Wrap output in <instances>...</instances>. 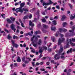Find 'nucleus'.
<instances>
[{
    "instance_id": "obj_27",
    "label": "nucleus",
    "mask_w": 75,
    "mask_h": 75,
    "mask_svg": "<svg viewBox=\"0 0 75 75\" xmlns=\"http://www.w3.org/2000/svg\"><path fill=\"white\" fill-rule=\"evenodd\" d=\"M70 44L72 45V46H75V43H73L72 42L69 41Z\"/></svg>"
},
{
    "instance_id": "obj_48",
    "label": "nucleus",
    "mask_w": 75,
    "mask_h": 75,
    "mask_svg": "<svg viewBox=\"0 0 75 75\" xmlns=\"http://www.w3.org/2000/svg\"><path fill=\"white\" fill-rule=\"evenodd\" d=\"M26 59H28L30 61H31V59L30 58H26Z\"/></svg>"
},
{
    "instance_id": "obj_9",
    "label": "nucleus",
    "mask_w": 75,
    "mask_h": 75,
    "mask_svg": "<svg viewBox=\"0 0 75 75\" xmlns=\"http://www.w3.org/2000/svg\"><path fill=\"white\" fill-rule=\"evenodd\" d=\"M59 34H60V36L61 37H63L64 35H62V34H59V31H57L56 33L55 34V36L56 37H57L58 36Z\"/></svg>"
},
{
    "instance_id": "obj_50",
    "label": "nucleus",
    "mask_w": 75,
    "mask_h": 75,
    "mask_svg": "<svg viewBox=\"0 0 75 75\" xmlns=\"http://www.w3.org/2000/svg\"><path fill=\"white\" fill-rule=\"evenodd\" d=\"M18 4H19V3L17 2L15 4V6H17V5H18Z\"/></svg>"
},
{
    "instance_id": "obj_45",
    "label": "nucleus",
    "mask_w": 75,
    "mask_h": 75,
    "mask_svg": "<svg viewBox=\"0 0 75 75\" xmlns=\"http://www.w3.org/2000/svg\"><path fill=\"white\" fill-rule=\"evenodd\" d=\"M41 13L43 15H45V12H42Z\"/></svg>"
},
{
    "instance_id": "obj_55",
    "label": "nucleus",
    "mask_w": 75,
    "mask_h": 75,
    "mask_svg": "<svg viewBox=\"0 0 75 75\" xmlns=\"http://www.w3.org/2000/svg\"><path fill=\"white\" fill-rule=\"evenodd\" d=\"M34 63H35V62H32V64L33 65V67H34V65H35V64H34Z\"/></svg>"
},
{
    "instance_id": "obj_4",
    "label": "nucleus",
    "mask_w": 75,
    "mask_h": 75,
    "mask_svg": "<svg viewBox=\"0 0 75 75\" xmlns=\"http://www.w3.org/2000/svg\"><path fill=\"white\" fill-rule=\"evenodd\" d=\"M69 41L71 42L72 41L73 42H75V38H72L69 40L68 39H67V45L64 47V49H66V48H69Z\"/></svg>"
},
{
    "instance_id": "obj_64",
    "label": "nucleus",
    "mask_w": 75,
    "mask_h": 75,
    "mask_svg": "<svg viewBox=\"0 0 75 75\" xmlns=\"http://www.w3.org/2000/svg\"><path fill=\"white\" fill-rule=\"evenodd\" d=\"M23 67H25V64H23Z\"/></svg>"
},
{
    "instance_id": "obj_36",
    "label": "nucleus",
    "mask_w": 75,
    "mask_h": 75,
    "mask_svg": "<svg viewBox=\"0 0 75 75\" xmlns=\"http://www.w3.org/2000/svg\"><path fill=\"white\" fill-rule=\"evenodd\" d=\"M41 23H40V22H39V24L38 25V28H40L41 27Z\"/></svg>"
},
{
    "instance_id": "obj_32",
    "label": "nucleus",
    "mask_w": 75,
    "mask_h": 75,
    "mask_svg": "<svg viewBox=\"0 0 75 75\" xmlns=\"http://www.w3.org/2000/svg\"><path fill=\"white\" fill-rule=\"evenodd\" d=\"M52 3H53V2L49 0V3H48V5L51 4H52Z\"/></svg>"
},
{
    "instance_id": "obj_39",
    "label": "nucleus",
    "mask_w": 75,
    "mask_h": 75,
    "mask_svg": "<svg viewBox=\"0 0 75 75\" xmlns=\"http://www.w3.org/2000/svg\"><path fill=\"white\" fill-rule=\"evenodd\" d=\"M31 52H33V53H35V50L33 48L31 50Z\"/></svg>"
},
{
    "instance_id": "obj_5",
    "label": "nucleus",
    "mask_w": 75,
    "mask_h": 75,
    "mask_svg": "<svg viewBox=\"0 0 75 75\" xmlns=\"http://www.w3.org/2000/svg\"><path fill=\"white\" fill-rule=\"evenodd\" d=\"M38 20V19L36 18H35L34 19V21H33L32 22L31 21H29L30 25V26H31V27H33V26H34V23H33L34 21V22H37Z\"/></svg>"
},
{
    "instance_id": "obj_59",
    "label": "nucleus",
    "mask_w": 75,
    "mask_h": 75,
    "mask_svg": "<svg viewBox=\"0 0 75 75\" xmlns=\"http://www.w3.org/2000/svg\"><path fill=\"white\" fill-rule=\"evenodd\" d=\"M12 10L13 11H16V10L15 9V8H12Z\"/></svg>"
},
{
    "instance_id": "obj_34",
    "label": "nucleus",
    "mask_w": 75,
    "mask_h": 75,
    "mask_svg": "<svg viewBox=\"0 0 75 75\" xmlns=\"http://www.w3.org/2000/svg\"><path fill=\"white\" fill-rule=\"evenodd\" d=\"M51 45H52V43H49L47 45V47H51Z\"/></svg>"
},
{
    "instance_id": "obj_42",
    "label": "nucleus",
    "mask_w": 75,
    "mask_h": 75,
    "mask_svg": "<svg viewBox=\"0 0 75 75\" xmlns=\"http://www.w3.org/2000/svg\"><path fill=\"white\" fill-rule=\"evenodd\" d=\"M63 3V6L64 7L65 6V3H64V1H62Z\"/></svg>"
},
{
    "instance_id": "obj_40",
    "label": "nucleus",
    "mask_w": 75,
    "mask_h": 75,
    "mask_svg": "<svg viewBox=\"0 0 75 75\" xmlns=\"http://www.w3.org/2000/svg\"><path fill=\"white\" fill-rule=\"evenodd\" d=\"M58 18V16H55L54 18V19H56V20H57Z\"/></svg>"
},
{
    "instance_id": "obj_15",
    "label": "nucleus",
    "mask_w": 75,
    "mask_h": 75,
    "mask_svg": "<svg viewBox=\"0 0 75 75\" xmlns=\"http://www.w3.org/2000/svg\"><path fill=\"white\" fill-rule=\"evenodd\" d=\"M74 16H72V15H71L70 16L71 20H72L74 18H75V13L73 14Z\"/></svg>"
},
{
    "instance_id": "obj_60",
    "label": "nucleus",
    "mask_w": 75,
    "mask_h": 75,
    "mask_svg": "<svg viewBox=\"0 0 75 75\" xmlns=\"http://www.w3.org/2000/svg\"><path fill=\"white\" fill-rule=\"evenodd\" d=\"M21 25L23 27H24V24L22 23H21Z\"/></svg>"
},
{
    "instance_id": "obj_13",
    "label": "nucleus",
    "mask_w": 75,
    "mask_h": 75,
    "mask_svg": "<svg viewBox=\"0 0 75 75\" xmlns=\"http://www.w3.org/2000/svg\"><path fill=\"white\" fill-rule=\"evenodd\" d=\"M22 61L23 62H25V64H27V63H28L29 62V61H27V60H25V57H23L22 59Z\"/></svg>"
},
{
    "instance_id": "obj_24",
    "label": "nucleus",
    "mask_w": 75,
    "mask_h": 75,
    "mask_svg": "<svg viewBox=\"0 0 75 75\" xmlns=\"http://www.w3.org/2000/svg\"><path fill=\"white\" fill-rule=\"evenodd\" d=\"M39 49H40L39 51V52H40V53H41V52H42V51H43V50H42V48H41V49H40V47H39Z\"/></svg>"
},
{
    "instance_id": "obj_18",
    "label": "nucleus",
    "mask_w": 75,
    "mask_h": 75,
    "mask_svg": "<svg viewBox=\"0 0 75 75\" xmlns=\"http://www.w3.org/2000/svg\"><path fill=\"white\" fill-rule=\"evenodd\" d=\"M6 21H7V23H8V24H11V23H12L13 22L11 21L9 19H7Z\"/></svg>"
},
{
    "instance_id": "obj_8",
    "label": "nucleus",
    "mask_w": 75,
    "mask_h": 75,
    "mask_svg": "<svg viewBox=\"0 0 75 75\" xmlns=\"http://www.w3.org/2000/svg\"><path fill=\"white\" fill-rule=\"evenodd\" d=\"M59 31L60 33H65L67 31V29L65 28H59Z\"/></svg>"
},
{
    "instance_id": "obj_43",
    "label": "nucleus",
    "mask_w": 75,
    "mask_h": 75,
    "mask_svg": "<svg viewBox=\"0 0 75 75\" xmlns=\"http://www.w3.org/2000/svg\"><path fill=\"white\" fill-rule=\"evenodd\" d=\"M29 18H30V19H31V18H32V15H31V14H30V16H29Z\"/></svg>"
},
{
    "instance_id": "obj_35",
    "label": "nucleus",
    "mask_w": 75,
    "mask_h": 75,
    "mask_svg": "<svg viewBox=\"0 0 75 75\" xmlns=\"http://www.w3.org/2000/svg\"><path fill=\"white\" fill-rule=\"evenodd\" d=\"M43 6H48V3H43Z\"/></svg>"
},
{
    "instance_id": "obj_52",
    "label": "nucleus",
    "mask_w": 75,
    "mask_h": 75,
    "mask_svg": "<svg viewBox=\"0 0 75 75\" xmlns=\"http://www.w3.org/2000/svg\"><path fill=\"white\" fill-rule=\"evenodd\" d=\"M40 70L42 71H45V69H40Z\"/></svg>"
},
{
    "instance_id": "obj_57",
    "label": "nucleus",
    "mask_w": 75,
    "mask_h": 75,
    "mask_svg": "<svg viewBox=\"0 0 75 75\" xmlns=\"http://www.w3.org/2000/svg\"><path fill=\"white\" fill-rule=\"evenodd\" d=\"M40 64V63H39L38 62H37L36 63V65L38 66V65H39Z\"/></svg>"
},
{
    "instance_id": "obj_38",
    "label": "nucleus",
    "mask_w": 75,
    "mask_h": 75,
    "mask_svg": "<svg viewBox=\"0 0 75 75\" xmlns=\"http://www.w3.org/2000/svg\"><path fill=\"white\" fill-rule=\"evenodd\" d=\"M14 65L15 67H17V63H14Z\"/></svg>"
},
{
    "instance_id": "obj_28",
    "label": "nucleus",
    "mask_w": 75,
    "mask_h": 75,
    "mask_svg": "<svg viewBox=\"0 0 75 75\" xmlns=\"http://www.w3.org/2000/svg\"><path fill=\"white\" fill-rule=\"evenodd\" d=\"M17 62H21V59H20V57H18V59H17Z\"/></svg>"
},
{
    "instance_id": "obj_54",
    "label": "nucleus",
    "mask_w": 75,
    "mask_h": 75,
    "mask_svg": "<svg viewBox=\"0 0 75 75\" xmlns=\"http://www.w3.org/2000/svg\"><path fill=\"white\" fill-rule=\"evenodd\" d=\"M46 58H47L46 57H43V58L42 59V61H43L45 59H46Z\"/></svg>"
},
{
    "instance_id": "obj_58",
    "label": "nucleus",
    "mask_w": 75,
    "mask_h": 75,
    "mask_svg": "<svg viewBox=\"0 0 75 75\" xmlns=\"http://www.w3.org/2000/svg\"><path fill=\"white\" fill-rule=\"evenodd\" d=\"M48 51L49 52H51L52 51V49H49Z\"/></svg>"
},
{
    "instance_id": "obj_31",
    "label": "nucleus",
    "mask_w": 75,
    "mask_h": 75,
    "mask_svg": "<svg viewBox=\"0 0 75 75\" xmlns=\"http://www.w3.org/2000/svg\"><path fill=\"white\" fill-rule=\"evenodd\" d=\"M10 19H11L12 21H14V20H15V18H12V17H10Z\"/></svg>"
},
{
    "instance_id": "obj_7",
    "label": "nucleus",
    "mask_w": 75,
    "mask_h": 75,
    "mask_svg": "<svg viewBox=\"0 0 75 75\" xmlns=\"http://www.w3.org/2000/svg\"><path fill=\"white\" fill-rule=\"evenodd\" d=\"M72 51L74 52L75 51V49H73L72 48H71L69 49L67 51V53L68 54L69 53L71 54V53H72Z\"/></svg>"
},
{
    "instance_id": "obj_41",
    "label": "nucleus",
    "mask_w": 75,
    "mask_h": 75,
    "mask_svg": "<svg viewBox=\"0 0 75 75\" xmlns=\"http://www.w3.org/2000/svg\"><path fill=\"white\" fill-rule=\"evenodd\" d=\"M16 10H21V7H20L19 8H17L16 9Z\"/></svg>"
},
{
    "instance_id": "obj_1",
    "label": "nucleus",
    "mask_w": 75,
    "mask_h": 75,
    "mask_svg": "<svg viewBox=\"0 0 75 75\" xmlns=\"http://www.w3.org/2000/svg\"><path fill=\"white\" fill-rule=\"evenodd\" d=\"M65 41V38H60L59 39L58 41V45L60 46V48L59 50V51L58 50H56V52H58L59 54H56L54 57V59H59V55H60V54L59 53L62 52L64 50L63 49V47L62 46V45H61V43L62 42H64Z\"/></svg>"
},
{
    "instance_id": "obj_26",
    "label": "nucleus",
    "mask_w": 75,
    "mask_h": 75,
    "mask_svg": "<svg viewBox=\"0 0 75 75\" xmlns=\"http://www.w3.org/2000/svg\"><path fill=\"white\" fill-rule=\"evenodd\" d=\"M11 38H12V37L10 35H8L7 38L8 40H10V39H11Z\"/></svg>"
},
{
    "instance_id": "obj_6",
    "label": "nucleus",
    "mask_w": 75,
    "mask_h": 75,
    "mask_svg": "<svg viewBox=\"0 0 75 75\" xmlns=\"http://www.w3.org/2000/svg\"><path fill=\"white\" fill-rule=\"evenodd\" d=\"M43 28H41V30L43 31V33H45V29H47L48 28V26L45 24L42 25Z\"/></svg>"
},
{
    "instance_id": "obj_61",
    "label": "nucleus",
    "mask_w": 75,
    "mask_h": 75,
    "mask_svg": "<svg viewBox=\"0 0 75 75\" xmlns=\"http://www.w3.org/2000/svg\"><path fill=\"white\" fill-rule=\"evenodd\" d=\"M11 67L12 68H13V67H14V66L13 65V64H11L10 65Z\"/></svg>"
},
{
    "instance_id": "obj_49",
    "label": "nucleus",
    "mask_w": 75,
    "mask_h": 75,
    "mask_svg": "<svg viewBox=\"0 0 75 75\" xmlns=\"http://www.w3.org/2000/svg\"><path fill=\"white\" fill-rule=\"evenodd\" d=\"M51 62L52 63H53V64H56V63H54V60H52L51 61Z\"/></svg>"
},
{
    "instance_id": "obj_20",
    "label": "nucleus",
    "mask_w": 75,
    "mask_h": 75,
    "mask_svg": "<svg viewBox=\"0 0 75 75\" xmlns=\"http://www.w3.org/2000/svg\"><path fill=\"white\" fill-rule=\"evenodd\" d=\"M28 35H30V36H32V35H31V33H26L24 34L25 36H28Z\"/></svg>"
},
{
    "instance_id": "obj_11",
    "label": "nucleus",
    "mask_w": 75,
    "mask_h": 75,
    "mask_svg": "<svg viewBox=\"0 0 75 75\" xmlns=\"http://www.w3.org/2000/svg\"><path fill=\"white\" fill-rule=\"evenodd\" d=\"M15 26V25H14L13 24H11V29L13 30L14 32H16L15 30H16V29L14 28V27Z\"/></svg>"
},
{
    "instance_id": "obj_37",
    "label": "nucleus",
    "mask_w": 75,
    "mask_h": 75,
    "mask_svg": "<svg viewBox=\"0 0 75 75\" xmlns=\"http://www.w3.org/2000/svg\"><path fill=\"white\" fill-rule=\"evenodd\" d=\"M27 18H28V16H24L23 18V19L24 20H25V19H27Z\"/></svg>"
},
{
    "instance_id": "obj_51",
    "label": "nucleus",
    "mask_w": 75,
    "mask_h": 75,
    "mask_svg": "<svg viewBox=\"0 0 75 75\" xmlns=\"http://www.w3.org/2000/svg\"><path fill=\"white\" fill-rule=\"evenodd\" d=\"M70 23L71 25H72L74 24V23H73V22H72V21H71Z\"/></svg>"
},
{
    "instance_id": "obj_12",
    "label": "nucleus",
    "mask_w": 75,
    "mask_h": 75,
    "mask_svg": "<svg viewBox=\"0 0 75 75\" xmlns=\"http://www.w3.org/2000/svg\"><path fill=\"white\" fill-rule=\"evenodd\" d=\"M23 11H28L27 9L25 8H23L22 9H21V10L20 11V12L21 13H22L23 12Z\"/></svg>"
},
{
    "instance_id": "obj_21",
    "label": "nucleus",
    "mask_w": 75,
    "mask_h": 75,
    "mask_svg": "<svg viewBox=\"0 0 75 75\" xmlns=\"http://www.w3.org/2000/svg\"><path fill=\"white\" fill-rule=\"evenodd\" d=\"M42 48V50H47V47H45V46H43Z\"/></svg>"
},
{
    "instance_id": "obj_3",
    "label": "nucleus",
    "mask_w": 75,
    "mask_h": 75,
    "mask_svg": "<svg viewBox=\"0 0 75 75\" xmlns=\"http://www.w3.org/2000/svg\"><path fill=\"white\" fill-rule=\"evenodd\" d=\"M74 29H75V27H74L72 28V30H69V32H70L71 33L70 34L67 33L65 34V36H66V37H67V36H69V37H71V36H74V35H75L74 32Z\"/></svg>"
},
{
    "instance_id": "obj_47",
    "label": "nucleus",
    "mask_w": 75,
    "mask_h": 75,
    "mask_svg": "<svg viewBox=\"0 0 75 75\" xmlns=\"http://www.w3.org/2000/svg\"><path fill=\"white\" fill-rule=\"evenodd\" d=\"M16 24H18V25H19L20 23H18V21H16Z\"/></svg>"
},
{
    "instance_id": "obj_33",
    "label": "nucleus",
    "mask_w": 75,
    "mask_h": 75,
    "mask_svg": "<svg viewBox=\"0 0 75 75\" xmlns=\"http://www.w3.org/2000/svg\"><path fill=\"white\" fill-rule=\"evenodd\" d=\"M13 39H15V38H16V39H18V37L16 36L15 35H13Z\"/></svg>"
},
{
    "instance_id": "obj_44",
    "label": "nucleus",
    "mask_w": 75,
    "mask_h": 75,
    "mask_svg": "<svg viewBox=\"0 0 75 75\" xmlns=\"http://www.w3.org/2000/svg\"><path fill=\"white\" fill-rule=\"evenodd\" d=\"M65 54H66L65 52H64L61 54V55H62V56H64V55H65Z\"/></svg>"
},
{
    "instance_id": "obj_56",
    "label": "nucleus",
    "mask_w": 75,
    "mask_h": 75,
    "mask_svg": "<svg viewBox=\"0 0 75 75\" xmlns=\"http://www.w3.org/2000/svg\"><path fill=\"white\" fill-rule=\"evenodd\" d=\"M16 54H14L12 56V58H14V57H16Z\"/></svg>"
},
{
    "instance_id": "obj_30",
    "label": "nucleus",
    "mask_w": 75,
    "mask_h": 75,
    "mask_svg": "<svg viewBox=\"0 0 75 75\" xmlns=\"http://www.w3.org/2000/svg\"><path fill=\"white\" fill-rule=\"evenodd\" d=\"M51 40L53 42H54L55 41V37H51Z\"/></svg>"
},
{
    "instance_id": "obj_19",
    "label": "nucleus",
    "mask_w": 75,
    "mask_h": 75,
    "mask_svg": "<svg viewBox=\"0 0 75 75\" xmlns=\"http://www.w3.org/2000/svg\"><path fill=\"white\" fill-rule=\"evenodd\" d=\"M65 18H66V17H65V16L64 15H63L62 16V18H61V20L62 21H64V20H65Z\"/></svg>"
},
{
    "instance_id": "obj_63",
    "label": "nucleus",
    "mask_w": 75,
    "mask_h": 75,
    "mask_svg": "<svg viewBox=\"0 0 75 75\" xmlns=\"http://www.w3.org/2000/svg\"><path fill=\"white\" fill-rule=\"evenodd\" d=\"M46 64L47 65H50V62H47L46 63Z\"/></svg>"
},
{
    "instance_id": "obj_62",
    "label": "nucleus",
    "mask_w": 75,
    "mask_h": 75,
    "mask_svg": "<svg viewBox=\"0 0 75 75\" xmlns=\"http://www.w3.org/2000/svg\"><path fill=\"white\" fill-rule=\"evenodd\" d=\"M13 75H17V73H16V72H15L13 73Z\"/></svg>"
},
{
    "instance_id": "obj_29",
    "label": "nucleus",
    "mask_w": 75,
    "mask_h": 75,
    "mask_svg": "<svg viewBox=\"0 0 75 75\" xmlns=\"http://www.w3.org/2000/svg\"><path fill=\"white\" fill-rule=\"evenodd\" d=\"M42 21L43 23H45L46 22V20H45V18H43V19L42 20Z\"/></svg>"
},
{
    "instance_id": "obj_16",
    "label": "nucleus",
    "mask_w": 75,
    "mask_h": 75,
    "mask_svg": "<svg viewBox=\"0 0 75 75\" xmlns=\"http://www.w3.org/2000/svg\"><path fill=\"white\" fill-rule=\"evenodd\" d=\"M42 44V40L41 39H39L38 42V44L39 45H41Z\"/></svg>"
},
{
    "instance_id": "obj_53",
    "label": "nucleus",
    "mask_w": 75,
    "mask_h": 75,
    "mask_svg": "<svg viewBox=\"0 0 75 75\" xmlns=\"http://www.w3.org/2000/svg\"><path fill=\"white\" fill-rule=\"evenodd\" d=\"M44 64V62H42L40 63V65H42Z\"/></svg>"
},
{
    "instance_id": "obj_10",
    "label": "nucleus",
    "mask_w": 75,
    "mask_h": 75,
    "mask_svg": "<svg viewBox=\"0 0 75 75\" xmlns=\"http://www.w3.org/2000/svg\"><path fill=\"white\" fill-rule=\"evenodd\" d=\"M11 41L12 43L13 47H16L17 48L18 47V45L17 44H14V41L13 40H11Z\"/></svg>"
},
{
    "instance_id": "obj_22",
    "label": "nucleus",
    "mask_w": 75,
    "mask_h": 75,
    "mask_svg": "<svg viewBox=\"0 0 75 75\" xmlns=\"http://www.w3.org/2000/svg\"><path fill=\"white\" fill-rule=\"evenodd\" d=\"M52 24L54 25H57V21H52Z\"/></svg>"
},
{
    "instance_id": "obj_25",
    "label": "nucleus",
    "mask_w": 75,
    "mask_h": 75,
    "mask_svg": "<svg viewBox=\"0 0 75 75\" xmlns=\"http://www.w3.org/2000/svg\"><path fill=\"white\" fill-rule=\"evenodd\" d=\"M41 34V32L40 31H38L35 32V34Z\"/></svg>"
},
{
    "instance_id": "obj_46",
    "label": "nucleus",
    "mask_w": 75,
    "mask_h": 75,
    "mask_svg": "<svg viewBox=\"0 0 75 75\" xmlns=\"http://www.w3.org/2000/svg\"><path fill=\"white\" fill-rule=\"evenodd\" d=\"M56 8H57V9H59V6L57 5L56 6Z\"/></svg>"
},
{
    "instance_id": "obj_2",
    "label": "nucleus",
    "mask_w": 75,
    "mask_h": 75,
    "mask_svg": "<svg viewBox=\"0 0 75 75\" xmlns=\"http://www.w3.org/2000/svg\"><path fill=\"white\" fill-rule=\"evenodd\" d=\"M40 38V36L38 35L36 37L35 35H33V37L31 39V41H33L34 40H35L34 42H32V43L33 45L35 47H37V43H35V42H37V41H38V38Z\"/></svg>"
},
{
    "instance_id": "obj_23",
    "label": "nucleus",
    "mask_w": 75,
    "mask_h": 75,
    "mask_svg": "<svg viewBox=\"0 0 75 75\" xmlns=\"http://www.w3.org/2000/svg\"><path fill=\"white\" fill-rule=\"evenodd\" d=\"M68 24V23L66 22H64L63 23V26L64 27H65V26L67 25Z\"/></svg>"
},
{
    "instance_id": "obj_14",
    "label": "nucleus",
    "mask_w": 75,
    "mask_h": 75,
    "mask_svg": "<svg viewBox=\"0 0 75 75\" xmlns=\"http://www.w3.org/2000/svg\"><path fill=\"white\" fill-rule=\"evenodd\" d=\"M25 5V2L21 3L20 4V7H21V8H22L23 7H24V6Z\"/></svg>"
},
{
    "instance_id": "obj_17",
    "label": "nucleus",
    "mask_w": 75,
    "mask_h": 75,
    "mask_svg": "<svg viewBox=\"0 0 75 75\" xmlns=\"http://www.w3.org/2000/svg\"><path fill=\"white\" fill-rule=\"evenodd\" d=\"M56 30V27H52V26L51 27V30H52V31H55Z\"/></svg>"
}]
</instances>
